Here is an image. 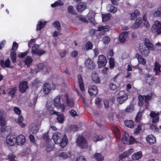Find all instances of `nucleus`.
Masks as SVG:
<instances>
[{
  "instance_id": "nucleus-39",
  "label": "nucleus",
  "mask_w": 161,
  "mask_h": 161,
  "mask_svg": "<svg viewBox=\"0 0 161 161\" xmlns=\"http://www.w3.org/2000/svg\"><path fill=\"white\" fill-rule=\"evenodd\" d=\"M125 125L130 128H133L134 126V122L132 120H126L124 122Z\"/></svg>"
},
{
  "instance_id": "nucleus-18",
  "label": "nucleus",
  "mask_w": 161,
  "mask_h": 161,
  "mask_svg": "<svg viewBox=\"0 0 161 161\" xmlns=\"http://www.w3.org/2000/svg\"><path fill=\"white\" fill-rule=\"evenodd\" d=\"M134 151V150L133 148H131L129 150L124 152L122 154L119 155V158L120 159L124 158L130 156Z\"/></svg>"
},
{
  "instance_id": "nucleus-36",
  "label": "nucleus",
  "mask_w": 161,
  "mask_h": 161,
  "mask_svg": "<svg viewBox=\"0 0 161 161\" xmlns=\"http://www.w3.org/2000/svg\"><path fill=\"white\" fill-rule=\"evenodd\" d=\"M142 152L139 151L132 155V158L133 160H138L142 157Z\"/></svg>"
},
{
  "instance_id": "nucleus-16",
  "label": "nucleus",
  "mask_w": 161,
  "mask_h": 161,
  "mask_svg": "<svg viewBox=\"0 0 161 161\" xmlns=\"http://www.w3.org/2000/svg\"><path fill=\"white\" fill-rule=\"evenodd\" d=\"M85 66L88 69H93L94 67L95 64L91 59L88 58L85 61Z\"/></svg>"
},
{
  "instance_id": "nucleus-19",
  "label": "nucleus",
  "mask_w": 161,
  "mask_h": 161,
  "mask_svg": "<svg viewBox=\"0 0 161 161\" xmlns=\"http://www.w3.org/2000/svg\"><path fill=\"white\" fill-rule=\"evenodd\" d=\"M128 36V32H125L121 33L119 35V39L120 42L124 43L126 41V39Z\"/></svg>"
},
{
  "instance_id": "nucleus-52",
  "label": "nucleus",
  "mask_w": 161,
  "mask_h": 161,
  "mask_svg": "<svg viewBox=\"0 0 161 161\" xmlns=\"http://www.w3.org/2000/svg\"><path fill=\"white\" fill-rule=\"evenodd\" d=\"M51 68L50 66L46 65L45 66L44 69H43V72L45 74H47L51 71Z\"/></svg>"
},
{
  "instance_id": "nucleus-23",
  "label": "nucleus",
  "mask_w": 161,
  "mask_h": 161,
  "mask_svg": "<svg viewBox=\"0 0 161 161\" xmlns=\"http://www.w3.org/2000/svg\"><path fill=\"white\" fill-rule=\"evenodd\" d=\"M30 131L33 134H36L38 131L37 126L35 124H31L29 127Z\"/></svg>"
},
{
  "instance_id": "nucleus-27",
  "label": "nucleus",
  "mask_w": 161,
  "mask_h": 161,
  "mask_svg": "<svg viewBox=\"0 0 161 161\" xmlns=\"http://www.w3.org/2000/svg\"><path fill=\"white\" fill-rule=\"evenodd\" d=\"M92 80L95 83H99L100 82V78L97 74L95 72H93L92 76Z\"/></svg>"
},
{
  "instance_id": "nucleus-2",
  "label": "nucleus",
  "mask_w": 161,
  "mask_h": 161,
  "mask_svg": "<svg viewBox=\"0 0 161 161\" xmlns=\"http://www.w3.org/2000/svg\"><path fill=\"white\" fill-rule=\"evenodd\" d=\"M63 101L66 104L65 107L72 108L74 106L75 102L73 99L67 95H64L63 98Z\"/></svg>"
},
{
  "instance_id": "nucleus-56",
  "label": "nucleus",
  "mask_w": 161,
  "mask_h": 161,
  "mask_svg": "<svg viewBox=\"0 0 161 161\" xmlns=\"http://www.w3.org/2000/svg\"><path fill=\"white\" fill-rule=\"evenodd\" d=\"M134 109L133 106L132 105H130L128 106L125 109L126 112L130 113L132 112Z\"/></svg>"
},
{
  "instance_id": "nucleus-34",
  "label": "nucleus",
  "mask_w": 161,
  "mask_h": 161,
  "mask_svg": "<svg viewBox=\"0 0 161 161\" xmlns=\"http://www.w3.org/2000/svg\"><path fill=\"white\" fill-rule=\"evenodd\" d=\"M161 66L157 62H155L154 65V70L155 71V75H158L161 72Z\"/></svg>"
},
{
  "instance_id": "nucleus-24",
  "label": "nucleus",
  "mask_w": 161,
  "mask_h": 161,
  "mask_svg": "<svg viewBox=\"0 0 161 161\" xmlns=\"http://www.w3.org/2000/svg\"><path fill=\"white\" fill-rule=\"evenodd\" d=\"M77 78L80 90L82 91H84L85 90L84 84L81 76L80 75H78Z\"/></svg>"
},
{
  "instance_id": "nucleus-61",
  "label": "nucleus",
  "mask_w": 161,
  "mask_h": 161,
  "mask_svg": "<svg viewBox=\"0 0 161 161\" xmlns=\"http://www.w3.org/2000/svg\"><path fill=\"white\" fill-rule=\"evenodd\" d=\"M69 129L70 130L72 131H75L78 129V127L77 125H70L69 127Z\"/></svg>"
},
{
  "instance_id": "nucleus-3",
  "label": "nucleus",
  "mask_w": 161,
  "mask_h": 161,
  "mask_svg": "<svg viewBox=\"0 0 161 161\" xmlns=\"http://www.w3.org/2000/svg\"><path fill=\"white\" fill-rule=\"evenodd\" d=\"M128 98V96L123 91H121L117 94V99L120 104H122Z\"/></svg>"
},
{
  "instance_id": "nucleus-17",
  "label": "nucleus",
  "mask_w": 161,
  "mask_h": 161,
  "mask_svg": "<svg viewBox=\"0 0 161 161\" xmlns=\"http://www.w3.org/2000/svg\"><path fill=\"white\" fill-rule=\"evenodd\" d=\"M145 47L147 48H148L150 50L153 51L155 50V47L153 44L149 41L148 39L146 38L144 40V44Z\"/></svg>"
},
{
  "instance_id": "nucleus-22",
  "label": "nucleus",
  "mask_w": 161,
  "mask_h": 161,
  "mask_svg": "<svg viewBox=\"0 0 161 161\" xmlns=\"http://www.w3.org/2000/svg\"><path fill=\"white\" fill-rule=\"evenodd\" d=\"M96 13L93 11H90L87 15V17L89 22L95 24L94 16Z\"/></svg>"
},
{
  "instance_id": "nucleus-35",
  "label": "nucleus",
  "mask_w": 161,
  "mask_h": 161,
  "mask_svg": "<svg viewBox=\"0 0 161 161\" xmlns=\"http://www.w3.org/2000/svg\"><path fill=\"white\" fill-rule=\"evenodd\" d=\"M32 61L33 59L30 56H26L24 60V63L28 67L31 65Z\"/></svg>"
},
{
  "instance_id": "nucleus-14",
  "label": "nucleus",
  "mask_w": 161,
  "mask_h": 161,
  "mask_svg": "<svg viewBox=\"0 0 161 161\" xmlns=\"http://www.w3.org/2000/svg\"><path fill=\"white\" fill-rule=\"evenodd\" d=\"M68 142V140L66 135H64L60 140V142L57 144H59L62 147H64L67 146Z\"/></svg>"
},
{
  "instance_id": "nucleus-45",
  "label": "nucleus",
  "mask_w": 161,
  "mask_h": 161,
  "mask_svg": "<svg viewBox=\"0 0 161 161\" xmlns=\"http://www.w3.org/2000/svg\"><path fill=\"white\" fill-rule=\"evenodd\" d=\"M129 137L128 134L125 132L124 134L123 137L122 139V142L124 144H127L128 142V138Z\"/></svg>"
},
{
  "instance_id": "nucleus-1",
  "label": "nucleus",
  "mask_w": 161,
  "mask_h": 161,
  "mask_svg": "<svg viewBox=\"0 0 161 161\" xmlns=\"http://www.w3.org/2000/svg\"><path fill=\"white\" fill-rule=\"evenodd\" d=\"M76 143L77 145L83 149L88 147L87 142L86 139L83 136H79L76 139Z\"/></svg>"
},
{
  "instance_id": "nucleus-31",
  "label": "nucleus",
  "mask_w": 161,
  "mask_h": 161,
  "mask_svg": "<svg viewBox=\"0 0 161 161\" xmlns=\"http://www.w3.org/2000/svg\"><path fill=\"white\" fill-rule=\"evenodd\" d=\"M23 120L24 119L22 116H19L18 118L15 119V121L22 128L25 127L26 126V124H25L22 123L23 121Z\"/></svg>"
},
{
  "instance_id": "nucleus-28",
  "label": "nucleus",
  "mask_w": 161,
  "mask_h": 161,
  "mask_svg": "<svg viewBox=\"0 0 161 161\" xmlns=\"http://www.w3.org/2000/svg\"><path fill=\"white\" fill-rule=\"evenodd\" d=\"M147 141L150 144H153L156 142V138L153 135H150L146 138Z\"/></svg>"
},
{
  "instance_id": "nucleus-8",
  "label": "nucleus",
  "mask_w": 161,
  "mask_h": 161,
  "mask_svg": "<svg viewBox=\"0 0 161 161\" xmlns=\"http://www.w3.org/2000/svg\"><path fill=\"white\" fill-rule=\"evenodd\" d=\"M15 137L12 135L7 136L6 142L7 144L11 146L14 145L16 143Z\"/></svg>"
},
{
  "instance_id": "nucleus-10",
  "label": "nucleus",
  "mask_w": 161,
  "mask_h": 161,
  "mask_svg": "<svg viewBox=\"0 0 161 161\" xmlns=\"http://www.w3.org/2000/svg\"><path fill=\"white\" fill-rule=\"evenodd\" d=\"M159 113L156 112L155 111H152L150 114L151 117L153 119L152 122L153 123H156L159 121V117L158 115Z\"/></svg>"
},
{
  "instance_id": "nucleus-57",
  "label": "nucleus",
  "mask_w": 161,
  "mask_h": 161,
  "mask_svg": "<svg viewBox=\"0 0 161 161\" xmlns=\"http://www.w3.org/2000/svg\"><path fill=\"white\" fill-rule=\"evenodd\" d=\"M110 41V38L107 36H105L103 38V42L104 44H107Z\"/></svg>"
},
{
  "instance_id": "nucleus-37",
  "label": "nucleus",
  "mask_w": 161,
  "mask_h": 161,
  "mask_svg": "<svg viewBox=\"0 0 161 161\" xmlns=\"http://www.w3.org/2000/svg\"><path fill=\"white\" fill-rule=\"evenodd\" d=\"M92 46L91 42H87L85 45L82 46V49L84 51L91 49H92Z\"/></svg>"
},
{
  "instance_id": "nucleus-44",
  "label": "nucleus",
  "mask_w": 161,
  "mask_h": 161,
  "mask_svg": "<svg viewBox=\"0 0 161 161\" xmlns=\"http://www.w3.org/2000/svg\"><path fill=\"white\" fill-rule=\"evenodd\" d=\"M152 96V94H151L149 95L144 96V101L146 103L145 105L146 108H147L149 105V101L151 99Z\"/></svg>"
},
{
  "instance_id": "nucleus-9",
  "label": "nucleus",
  "mask_w": 161,
  "mask_h": 161,
  "mask_svg": "<svg viewBox=\"0 0 161 161\" xmlns=\"http://www.w3.org/2000/svg\"><path fill=\"white\" fill-rule=\"evenodd\" d=\"M153 27L154 29L157 34L159 35L161 34V23L159 21H155L153 25Z\"/></svg>"
},
{
  "instance_id": "nucleus-38",
  "label": "nucleus",
  "mask_w": 161,
  "mask_h": 161,
  "mask_svg": "<svg viewBox=\"0 0 161 161\" xmlns=\"http://www.w3.org/2000/svg\"><path fill=\"white\" fill-rule=\"evenodd\" d=\"M110 29L109 26L107 25L105 26H101L98 28L97 30L99 31L106 32L108 31Z\"/></svg>"
},
{
  "instance_id": "nucleus-58",
  "label": "nucleus",
  "mask_w": 161,
  "mask_h": 161,
  "mask_svg": "<svg viewBox=\"0 0 161 161\" xmlns=\"http://www.w3.org/2000/svg\"><path fill=\"white\" fill-rule=\"evenodd\" d=\"M150 128L154 132H157L159 130L156 125L153 124H152L150 125Z\"/></svg>"
},
{
  "instance_id": "nucleus-5",
  "label": "nucleus",
  "mask_w": 161,
  "mask_h": 161,
  "mask_svg": "<svg viewBox=\"0 0 161 161\" xmlns=\"http://www.w3.org/2000/svg\"><path fill=\"white\" fill-rule=\"evenodd\" d=\"M107 62L106 58L104 56L101 55L99 56L98 60L97 61V64L99 67L102 68L105 66Z\"/></svg>"
},
{
  "instance_id": "nucleus-60",
  "label": "nucleus",
  "mask_w": 161,
  "mask_h": 161,
  "mask_svg": "<svg viewBox=\"0 0 161 161\" xmlns=\"http://www.w3.org/2000/svg\"><path fill=\"white\" fill-rule=\"evenodd\" d=\"M68 12L69 13L72 14H74L75 13L73 7L71 5L69 6L68 8Z\"/></svg>"
},
{
  "instance_id": "nucleus-6",
  "label": "nucleus",
  "mask_w": 161,
  "mask_h": 161,
  "mask_svg": "<svg viewBox=\"0 0 161 161\" xmlns=\"http://www.w3.org/2000/svg\"><path fill=\"white\" fill-rule=\"evenodd\" d=\"M60 97L59 96H57L54 100V104L55 106L57 108H62V111H64L65 106L64 104H61L60 100Z\"/></svg>"
},
{
  "instance_id": "nucleus-63",
  "label": "nucleus",
  "mask_w": 161,
  "mask_h": 161,
  "mask_svg": "<svg viewBox=\"0 0 161 161\" xmlns=\"http://www.w3.org/2000/svg\"><path fill=\"white\" fill-rule=\"evenodd\" d=\"M69 112L70 114L73 117H75L78 116L76 112L74 110L72 109Z\"/></svg>"
},
{
  "instance_id": "nucleus-21",
  "label": "nucleus",
  "mask_w": 161,
  "mask_h": 161,
  "mask_svg": "<svg viewBox=\"0 0 161 161\" xmlns=\"http://www.w3.org/2000/svg\"><path fill=\"white\" fill-rule=\"evenodd\" d=\"M104 138L102 135L97 133L93 134L92 137V140L95 142H97L103 140Z\"/></svg>"
},
{
  "instance_id": "nucleus-64",
  "label": "nucleus",
  "mask_w": 161,
  "mask_h": 161,
  "mask_svg": "<svg viewBox=\"0 0 161 161\" xmlns=\"http://www.w3.org/2000/svg\"><path fill=\"white\" fill-rule=\"evenodd\" d=\"M109 86L110 89L112 90H115L117 88V86L113 83H111Z\"/></svg>"
},
{
  "instance_id": "nucleus-59",
  "label": "nucleus",
  "mask_w": 161,
  "mask_h": 161,
  "mask_svg": "<svg viewBox=\"0 0 161 161\" xmlns=\"http://www.w3.org/2000/svg\"><path fill=\"white\" fill-rule=\"evenodd\" d=\"M142 112H139L138 113L137 116L136 118V121L137 122H139L141 120Z\"/></svg>"
},
{
  "instance_id": "nucleus-29",
  "label": "nucleus",
  "mask_w": 161,
  "mask_h": 161,
  "mask_svg": "<svg viewBox=\"0 0 161 161\" xmlns=\"http://www.w3.org/2000/svg\"><path fill=\"white\" fill-rule=\"evenodd\" d=\"M57 156L59 159L64 160L69 157L70 156V154L69 153H66L65 152H62L59 153L57 155Z\"/></svg>"
},
{
  "instance_id": "nucleus-51",
  "label": "nucleus",
  "mask_w": 161,
  "mask_h": 161,
  "mask_svg": "<svg viewBox=\"0 0 161 161\" xmlns=\"http://www.w3.org/2000/svg\"><path fill=\"white\" fill-rule=\"evenodd\" d=\"M54 27L56 29L59 31H60L61 30L60 28V24L59 22L56 21L53 24Z\"/></svg>"
},
{
  "instance_id": "nucleus-43",
  "label": "nucleus",
  "mask_w": 161,
  "mask_h": 161,
  "mask_svg": "<svg viewBox=\"0 0 161 161\" xmlns=\"http://www.w3.org/2000/svg\"><path fill=\"white\" fill-rule=\"evenodd\" d=\"M153 78L152 75H148L147 76L146 82L149 85H151L153 83Z\"/></svg>"
},
{
  "instance_id": "nucleus-33",
  "label": "nucleus",
  "mask_w": 161,
  "mask_h": 161,
  "mask_svg": "<svg viewBox=\"0 0 161 161\" xmlns=\"http://www.w3.org/2000/svg\"><path fill=\"white\" fill-rule=\"evenodd\" d=\"M46 22L43 20L38 21L37 25L36 30H41L46 24Z\"/></svg>"
},
{
  "instance_id": "nucleus-50",
  "label": "nucleus",
  "mask_w": 161,
  "mask_h": 161,
  "mask_svg": "<svg viewBox=\"0 0 161 161\" xmlns=\"http://www.w3.org/2000/svg\"><path fill=\"white\" fill-rule=\"evenodd\" d=\"M139 101L138 103L139 106H141L143 105V101L144 100V96L142 95H139L138 97Z\"/></svg>"
},
{
  "instance_id": "nucleus-32",
  "label": "nucleus",
  "mask_w": 161,
  "mask_h": 161,
  "mask_svg": "<svg viewBox=\"0 0 161 161\" xmlns=\"http://www.w3.org/2000/svg\"><path fill=\"white\" fill-rule=\"evenodd\" d=\"M136 57L137 58L138 62L139 64L144 65L146 63V60L143 58L142 56L139 54H137L136 55Z\"/></svg>"
},
{
  "instance_id": "nucleus-26",
  "label": "nucleus",
  "mask_w": 161,
  "mask_h": 161,
  "mask_svg": "<svg viewBox=\"0 0 161 161\" xmlns=\"http://www.w3.org/2000/svg\"><path fill=\"white\" fill-rule=\"evenodd\" d=\"M16 89L17 88L15 87L8 88L7 92L8 95L10 96L11 98H13L16 92Z\"/></svg>"
},
{
  "instance_id": "nucleus-11",
  "label": "nucleus",
  "mask_w": 161,
  "mask_h": 161,
  "mask_svg": "<svg viewBox=\"0 0 161 161\" xmlns=\"http://www.w3.org/2000/svg\"><path fill=\"white\" fill-rule=\"evenodd\" d=\"M63 136L60 133L55 132L53 134L52 138L54 142L57 144L60 142V140Z\"/></svg>"
},
{
  "instance_id": "nucleus-47",
  "label": "nucleus",
  "mask_w": 161,
  "mask_h": 161,
  "mask_svg": "<svg viewBox=\"0 0 161 161\" xmlns=\"http://www.w3.org/2000/svg\"><path fill=\"white\" fill-rule=\"evenodd\" d=\"M94 158L97 161H103V157L99 153H96L94 155Z\"/></svg>"
},
{
  "instance_id": "nucleus-46",
  "label": "nucleus",
  "mask_w": 161,
  "mask_h": 161,
  "mask_svg": "<svg viewBox=\"0 0 161 161\" xmlns=\"http://www.w3.org/2000/svg\"><path fill=\"white\" fill-rule=\"evenodd\" d=\"M11 60L13 63H14L16 61V53L15 50L11 49Z\"/></svg>"
},
{
  "instance_id": "nucleus-55",
  "label": "nucleus",
  "mask_w": 161,
  "mask_h": 161,
  "mask_svg": "<svg viewBox=\"0 0 161 161\" xmlns=\"http://www.w3.org/2000/svg\"><path fill=\"white\" fill-rule=\"evenodd\" d=\"M8 158L10 161H17L15 156L13 154H9L8 156Z\"/></svg>"
},
{
  "instance_id": "nucleus-15",
  "label": "nucleus",
  "mask_w": 161,
  "mask_h": 161,
  "mask_svg": "<svg viewBox=\"0 0 161 161\" xmlns=\"http://www.w3.org/2000/svg\"><path fill=\"white\" fill-rule=\"evenodd\" d=\"M88 93L91 96H96L98 93V90L97 87L94 86L92 85L89 86L88 88Z\"/></svg>"
},
{
  "instance_id": "nucleus-41",
  "label": "nucleus",
  "mask_w": 161,
  "mask_h": 161,
  "mask_svg": "<svg viewBox=\"0 0 161 161\" xmlns=\"http://www.w3.org/2000/svg\"><path fill=\"white\" fill-rule=\"evenodd\" d=\"M10 64V61L9 59H7L5 61L2 60L1 61V64L3 67H9Z\"/></svg>"
},
{
  "instance_id": "nucleus-40",
  "label": "nucleus",
  "mask_w": 161,
  "mask_h": 161,
  "mask_svg": "<svg viewBox=\"0 0 161 161\" xmlns=\"http://www.w3.org/2000/svg\"><path fill=\"white\" fill-rule=\"evenodd\" d=\"M107 9L109 12L113 14H114L117 11L116 8L111 5H108L107 6Z\"/></svg>"
},
{
  "instance_id": "nucleus-25",
  "label": "nucleus",
  "mask_w": 161,
  "mask_h": 161,
  "mask_svg": "<svg viewBox=\"0 0 161 161\" xmlns=\"http://www.w3.org/2000/svg\"><path fill=\"white\" fill-rule=\"evenodd\" d=\"M51 89V85L48 83H45L43 86V91L45 94H48L50 92Z\"/></svg>"
},
{
  "instance_id": "nucleus-53",
  "label": "nucleus",
  "mask_w": 161,
  "mask_h": 161,
  "mask_svg": "<svg viewBox=\"0 0 161 161\" xmlns=\"http://www.w3.org/2000/svg\"><path fill=\"white\" fill-rule=\"evenodd\" d=\"M114 132L117 138L119 139L120 138V132L119 130L117 128H116L114 129Z\"/></svg>"
},
{
  "instance_id": "nucleus-54",
  "label": "nucleus",
  "mask_w": 161,
  "mask_h": 161,
  "mask_svg": "<svg viewBox=\"0 0 161 161\" xmlns=\"http://www.w3.org/2000/svg\"><path fill=\"white\" fill-rule=\"evenodd\" d=\"M142 20L144 23V25H145V26L147 28L149 27L150 26V24L147 21L146 17L145 15L143 16Z\"/></svg>"
},
{
  "instance_id": "nucleus-49",
  "label": "nucleus",
  "mask_w": 161,
  "mask_h": 161,
  "mask_svg": "<svg viewBox=\"0 0 161 161\" xmlns=\"http://www.w3.org/2000/svg\"><path fill=\"white\" fill-rule=\"evenodd\" d=\"M111 17V14H103V22H106L108 20L110 19Z\"/></svg>"
},
{
  "instance_id": "nucleus-20",
  "label": "nucleus",
  "mask_w": 161,
  "mask_h": 161,
  "mask_svg": "<svg viewBox=\"0 0 161 161\" xmlns=\"http://www.w3.org/2000/svg\"><path fill=\"white\" fill-rule=\"evenodd\" d=\"M86 3L85 2H80L77 6V10L79 12H81L86 8Z\"/></svg>"
},
{
  "instance_id": "nucleus-12",
  "label": "nucleus",
  "mask_w": 161,
  "mask_h": 161,
  "mask_svg": "<svg viewBox=\"0 0 161 161\" xmlns=\"http://www.w3.org/2000/svg\"><path fill=\"white\" fill-rule=\"evenodd\" d=\"M27 82L26 81H21L19 84V90L21 93H23L28 88Z\"/></svg>"
},
{
  "instance_id": "nucleus-42",
  "label": "nucleus",
  "mask_w": 161,
  "mask_h": 161,
  "mask_svg": "<svg viewBox=\"0 0 161 161\" xmlns=\"http://www.w3.org/2000/svg\"><path fill=\"white\" fill-rule=\"evenodd\" d=\"M57 115V119L58 122L60 123H63L64 119V115L63 114H60L59 113H58V114Z\"/></svg>"
},
{
  "instance_id": "nucleus-30",
  "label": "nucleus",
  "mask_w": 161,
  "mask_h": 161,
  "mask_svg": "<svg viewBox=\"0 0 161 161\" xmlns=\"http://www.w3.org/2000/svg\"><path fill=\"white\" fill-rule=\"evenodd\" d=\"M142 22V20L141 18H138L136 20L135 23L132 25V28L134 29L138 28Z\"/></svg>"
},
{
  "instance_id": "nucleus-13",
  "label": "nucleus",
  "mask_w": 161,
  "mask_h": 161,
  "mask_svg": "<svg viewBox=\"0 0 161 161\" xmlns=\"http://www.w3.org/2000/svg\"><path fill=\"white\" fill-rule=\"evenodd\" d=\"M16 143L17 145L22 146L23 145L25 141V136L23 135H19L15 137Z\"/></svg>"
},
{
  "instance_id": "nucleus-62",
  "label": "nucleus",
  "mask_w": 161,
  "mask_h": 161,
  "mask_svg": "<svg viewBox=\"0 0 161 161\" xmlns=\"http://www.w3.org/2000/svg\"><path fill=\"white\" fill-rule=\"evenodd\" d=\"M6 122L2 116H0V125L3 126L6 124Z\"/></svg>"
},
{
  "instance_id": "nucleus-48",
  "label": "nucleus",
  "mask_w": 161,
  "mask_h": 161,
  "mask_svg": "<svg viewBox=\"0 0 161 161\" xmlns=\"http://www.w3.org/2000/svg\"><path fill=\"white\" fill-rule=\"evenodd\" d=\"M64 3L60 0H58L56 1L54 3L51 4V6L52 7H56L59 6H63Z\"/></svg>"
},
{
  "instance_id": "nucleus-4",
  "label": "nucleus",
  "mask_w": 161,
  "mask_h": 161,
  "mask_svg": "<svg viewBox=\"0 0 161 161\" xmlns=\"http://www.w3.org/2000/svg\"><path fill=\"white\" fill-rule=\"evenodd\" d=\"M33 54L41 56L45 53V51L43 50L39 49V45L38 44H35L32 47L31 50Z\"/></svg>"
},
{
  "instance_id": "nucleus-7",
  "label": "nucleus",
  "mask_w": 161,
  "mask_h": 161,
  "mask_svg": "<svg viewBox=\"0 0 161 161\" xmlns=\"http://www.w3.org/2000/svg\"><path fill=\"white\" fill-rule=\"evenodd\" d=\"M139 49L141 53L145 56H147L149 53V51L150 50L148 48H147L146 47H145V45L143 44L140 45Z\"/></svg>"
}]
</instances>
